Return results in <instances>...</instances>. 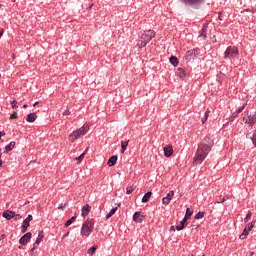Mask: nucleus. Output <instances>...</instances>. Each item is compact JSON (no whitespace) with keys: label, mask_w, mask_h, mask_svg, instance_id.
Instances as JSON below:
<instances>
[{"label":"nucleus","mask_w":256,"mask_h":256,"mask_svg":"<svg viewBox=\"0 0 256 256\" xmlns=\"http://www.w3.org/2000/svg\"><path fill=\"white\" fill-rule=\"evenodd\" d=\"M213 145L214 143L211 138H205L198 146V149L194 156V163H198L199 165H201V163H203V161L207 159V155H209V152L211 151Z\"/></svg>","instance_id":"1"},{"label":"nucleus","mask_w":256,"mask_h":256,"mask_svg":"<svg viewBox=\"0 0 256 256\" xmlns=\"http://www.w3.org/2000/svg\"><path fill=\"white\" fill-rule=\"evenodd\" d=\"M155 37V31L153 30H147L144 31L143 34L139 37L138 42L136 44V47L138 49H143V47H146L147 44Z\"/></svg>","instance_id":"2"},{"label":"nucleus","mask_w":256,"mask_h":256,"mask_svg":"<svg viewBox=\"0 0 256 256\" xmlns=\"http://www.w3.org/2000/svg\"><path fill=\"white\" fill-rule=\"evenodd\" d=\"M89 131V126H82L79 129L73 131L69 136L68 139L70 143H75L77 139H80V137H83L84 135H87Z\"/></svg>","instance_id":"3"},{"label":"nucleus","mask_w":256,"mask_h":256,"mask_svg":"<svg viewBox=\"0 0 256 256\" xmlns=\"http://www.w3.org/2000/svg\"><path fill=\"white\" fill-rule=\"evenodd\" d=\"M93 227H95V219L88 218L82 224L81 235H83L84 237H89L90 233H93Z\"/></svg>","instance_id":"4"},{"label":"nucleus","mask_w":256,"mask_h":256,"mask_svg":"<svg viewBox=\"0 0 256 256\" xmlns=\"http://www.w3.org/2000/svg\"><path fill=\"white\" fill-rule=\"evenodd\" d=\"M239 55V50L235 46H230L226 49L224 53V59H229L231 57H237Z\"/></svg>","instance_id":"5"},{"label":"nucleus","mask_w":256,"mask_h":256,"mask_svg":"<svg viewBox=\"0 0 256 256\" xmlns=\"http://www.w3.org/2000/svg\"><path fill=\"white\" fill-rule=\"evenodd\" d=\"M242 121L248 125H250V127H253V125L256 123V112L254 114H247V116H244Z\"/></svg>","instance_id":"6"},{"label":"nucleus","mask_w":256,"mask_h":256,"mask_svg":"<svg viewBox=\"0 0 256 256\" xmlns=\"http://www.w3.org/2000/svg\"><path fill=\"white\" fill-rule=\"evenodd\" d=\"M31 237V232H27L26 234H24L19 240L20 245H27V243H29V241L31 240Z\"/></svg>","instance_id":"7"},{"label":"nucleus","mask_w":256,"mask_h":256,"mask_svg":"<svg viewBox=\"0 0 256 256\" xmlns=\"http://www.w3.org/2000/svg\"><path fill=\"white\" fill-rule=\"evenodd\" d=\"M174 196H175V192L173 190H171L167 194V196L162 199L163 205H169V203H171V200L173 199Z\"/></svg>","instance_id":"8"},{"label":"nucleus","mask_w":256,"mask_h":256,"mask_svg":"<svg viewBox=\"0 0 256 256\" xmlns=\"http://www.w3.org/2000/svg\"><path fill=\"white\" fill-rule=\"evenodd\" d=\"M193 57H195V51L194 50L187 51L184 56V61L186 63H189V61H191Z\"/></svg>","instance_id":"9"},{"label":"nucleus","mask_w":256,"mask_h":256,"mask_svg":"<svg viewBox=\"0 0 256 256\" xmlns=\"http://www.w3.org/2000/svg\"><path fill=\"white\" fill-rule=\"evenodd\" d=\"M246 137H247V139H250V141H252L254 147H256V130L249 132L246 135Z\"/></svg>","instance_id":"10"},{"label":"nucleus","mask_w":256,"mask_h":256,"mask_svg":"<svg viewBox=\"0 0 256 256\" xmlns=\"http://www.w3.org/2000/svg\"><path fill=\"white\" fill-rule=\"evenodd\" d=\"M2 217H4V219H7L8 221H11V219L15 217V212L7 210L3 212Z\"/></svg>","instance_id":"11"},{"label":"nucleus","mask_w":256,"mask_h":256,"mask_svg":"<svg viewBox=\"0 0 256 256\" xmlns=\"http://www.w3.org/2000/svg\"><path fill=\"white\" fill-rule=\"evenodd\" d=\"M164 155H165V157H171V155H173V146L172 145H166L164 147Z\"/></svg>","instance_id":"12"},{"label":"nucleus","mask_w":256,"mask_h":256,"mask_svg":"<svg viewBox=\"0 0 256 256\" xmlns=\"http://www.w3.org/2000/svg\"><path fill=\"white\" fill-rule=\"evenodd\" d=\"M91 211V206H89V204H86L85 206H83L82 208V213H81V216L82 217H87L89 215Z\"/></svg>","instance_id":"13"},{"label":"nucleus","mask_w":256,"mask_h":256,"mask_svg":"<svg viewBox=\"0 0 256 256\" xmlns=\"http://www.w3.org/2000/svg\"><path fill=\"white\" fill-rule=\"evenodd\" d=\"M133 221H135L136 223H142L143 222V215H141V212H136L133 215Z\"/></svg>","instance_id":"14"},{"label":"nucleus","mask_w":256,"mask_h":256,"mask_svg":"<svg viewBox=\"0 0 256 256\" xmlns=\"http://www.w3.org/2000/svg\"><path fill=\"white\" fill-rule=\"evenodd\" d=\"M36 119H37V114H35V113H30V114H28V116H27V118H26V121H27L28 123H35Z\"/></svg>","instance_id":"15"},{"label":"nucleus","mask_w":256,"mask_h":256,"mask_svg":"<svg viewBox=\"0 0 256 256\" xmlns=\"http://www.w3.org/2000/svg\"><path fill=\"white\" fill-rule=\"evenodd\" d=\"M204 0H183L186 5H199V3H203Z\"/></svg>","instance_id":"16"},{"label":"nucleus","mask_w":256,"mask_h":256,"mask_svg":"<svg viewBox=\"0 0 256 256\" xmlns=\"http://www.w3.org/2000/svg\"><path fill=\"white\" fill-rule=\"evenodd\" d=\"M89 148H87L80 156L74 158V161H77L78 165L85 159V155L87 154Z\"/></svg>","instance_id":"17"},{"label":"nucleus","mask_w":256,"mask_h":256,"mask_svg":"<svg viewBox=\"0 0 256 256\" xmlns=\"http://www.w3.org/2000/svg\"><path fill=\"white\" fill-rule=\"evenodd\" d=\"M15 149V141L10 142L6 147L4 153H9V151H13Z\"/></svg>","instance_id":"18"},{"label":"nucleus","mask_w":256,"mask_h":256,"mask_svg":"<svg viewBox=\"0 0 256 256\" xmlns=\"http://www.w3.org/2000/svg\"><path fill=\"white\" fill-rule=\"evenodd\" d=\"M185 223H187V218H183V220L180 222V225L176 226V230L183 231V229H185Z\"/></svg>","instance_id":"19"},{"label":"nucleus","mask_w":256,"mask_h":256,"mask_svg":"<svg viewBox=\"0 0 256 256\" xmlns=\"http://www.w3.org/2000/svg\"><path fill=\"white\" fill-rule=\"evenodd\" d=\"M115 163H117V156H112L109 158L107 165H108V167H113V165H115Z\"/></svg>","instance_id":"20"},{"label":"nucleus","mask_w":256,"mask_h":256,"mask_svg":"<svg viewBox=\"0 0 256 256\" xmlns=\"http://www.w3.org/2000/svg\"><path fill=\"white\" fill-rule=\"evenodd\" d=\"M30 222H29V220H27V219H25L24 221H23V225H22V233H27V229H29V224Z\"/></svg>","instance_id":"21"},{"label":"nucleus","mask_w":256,"mask_h":256,"mask_svg":"<svg viewBox=\"0 0 256 256\" xmlns=\"http://www.w3.org/2000/svg\"><path fill=\"white\" fill-rule=\"evenodd\" d=\"M151 195H153L152 192H147L143 198H142V203H149V200L151 199Z\"/></svg>","instance_id":"22"},{"label":"nucleus","mask_w":256,"mask_h":256,"mask_svg":"<svg viewBox=\"0 0 256 256\" xmlns=\"http://www.w3.org/2000/svg\"><path fill=\"white\" fill-rule=\"evenodd\" d=\"M170 63L173 65V67H177V65H179V59L175 56H171Z\"/></svg>","instance_id":"23"},{"label":"nucleus","mask_w":256,"mask_h":256,"mask_svg":"<svg viewBox=\"0 0 256 256\" xmlns=\"http://www.w3.org/2000/svg\"><path fill=\"white\" fill-rule=\"evenodd\" d=\"M176 73L180 79H184V77H186L185 70L183 68H178Z\"/></svg>","instance_id":"24"},{"label":"nucleus","mask_w":256,"mask_h":256,"mask_svg":"<svg viewBox=\"0 0 256 256\" xmlns=\"http://www.w3.org/2000/svg\"><path fill=\"white\" fill-rule=\"evenodd\" d=\"M200 38L207 39V25H204L199 36Z\"/></svg>","instance_id":"25"},{"label":"nucleus","mask_w":256,"mask_h":256,"mask_svg":"<svg viewBox=\"0 0 256 256\" xmlns=\"http://www.w3.org/2000/svg\"><path fill=\"white\" fill-rule=\"evenodd\" d=\"M249 230L247 229V227L244 228L242 234L239 236V239L243 240V239H247V235H249Z\"/></svg>","instance_id":"26"},{"label":"nucleus","mask_w":256,"mask_h":256,"mask_svg":"<svg viewBox=\"0 0 256 256\" xmlns=\"http://www.w3.org/2000/svg\"><path fill=\"white\" fill-rule=\"evenodd\" d=\"M129 145V140H127L126 142H121V153H125V151H127V146Z\"/></svg>","instance_id":"27"},{"label":"nucleus","mask_w":256,"mask_h":256,"mask_svg":"<svg viewBox=\"0 0 256 256\" xmlns=\"http://www.w3.org/2000/svg\"><path fill=\"white\" fill-rule=\"evenodd\" d=\"M255 223H256V221H253V222H251V223H248V224L245 226L249 232L253 231V228L255 227Z\"/></svg>","instance_id":"28"},{"label":"nucleus","mask_w":256,"mask_h":256,"mask_svg":"<svg viewBox=\"0 0 256 256\" xmlns=\"http://www.w3.org/2000/svg\"><path fill=\"white\" fill-rule=\"evenodd\" d=\"M43 231H40L38 234V237L36 239V245H39V243H41V241H43Z\"/></svg>","instance_id":"29"},{"label":"nucleus","mask_w":256,"mask_h":256,"mask_svg":"<svg viewBox=\"0 0 256 256\" xmlns=\"http://www.w3.org/2000/svg\"><path fill=\"white\" fill-rule=\"evenodd\" d=\"M114 213H117V207L110 210V212L106 215V219H111Z\"/></svg>","instance_id":"30"},{"label":"nucleus","mask_w":256,"mask_h":256,"mask_svg":"<svg viewBox=\"0 0 256 256\" xmlns=\"http://www.w3.org/2000/svg\"><path fill=\"white\" fill-rule=\"evenodd\" d=\"M75 219H77V216H73L72 218L67 220L66 223H65V227H69L70 225H72L73 221H75Z\"/></svg>","instance_id":"31"},{"label":"nucleus","mask_w":256,"mask_h":256,"mask_svg":"<svg viewBox=\"0 0 256 256\" xmlns=\"http://www.w3.org/2000/svg\"><path fill=\"white\" fill-rule=\"evenodd\" d=\"M251 217H253V213L249 211L246 217L244 218L245 223H249V221H251Z\"/></svg>","instance_id":"32"},{"label":"nucleus","mask_w":256,"mask_h":256,"mask_svg":"<svg viewBox=\"0 0 256 256\" xmlns=\"http://www.w3.org/2000/svg\"><path fill=\"white\" fill-rule=\"evenodd\" d=\"M191 215H193V210L187 208L186 209V214H185V217H184V218H186V221H187V219H189L191 217Z\"/></svg>","instance_id":"33"},{"label":"nucleus","mask_w":256,"mask_h":256,"mask_svg":"<svg viewBox=\"0 0 256 256\" xmlns=\"http://www.w3.org/2000/svg\"><path fill=\"white\" fill-rule=\"evenodd\" d=\"M205 217V212H198L195 216L194 219H203Z\"/></svg>","instance_id":"34"},{"label":"nucleus","mask_w":256,"mask_h":256,"mask_svg":"<svg viewBox=\"0 0 256 256\" xmlns=\"http://www.w3.org/2000/svg\"><path fill=\"white\" fill-rule=\"evenodd\" d=\"M95 251H97V246L91 247V248L87 251V253H88V255H93V254L95 253Z\"/></svg>","instance_id":"35"},{"label":"nucleus","mask_w":256,"mask_h":256,"mask_svg":"<svg viewBox=\"0 0 256 256\" xmlns=\"http://www.w3.org/2000/svg\"><path fill=\"white\" fill-rule=\"evenodd\" d=\"M135 191V188L133 186H130L128 188H126V193L127 195H131V193Z\"/></svg>","instance_id":"36"},{"label":"nucleus","mask_w":256,"mask_h":256,"mask_svg":"<svg viewBox=\"0 0 256 256\" xmlns=\"http://www.w3.org/2000/svg\"><path fill=\"white\" fill-rule=\"evenodd\" d=\"M245 107H247V103L243 104L240 108H238V110L236 111L239 115V113H242L243 110L245 109Z\"/></svg>","instance_id":"37"},{"label":"nucleus","mask_w":256,"mask_h":256,"mask_svg":"<svg viewBox=\"0 0 256 256\" xmlns=\"http://www.w3.org/2000/svg\"><path fill=\"white\" fill-rule=\"evenodd\" d=\"M11 106H12V108L13 109H17V100H13L12 102H11Z\"/></svg>","instance_id":"38"},{"label":"nucleus","mask_w":256,"mask_h":256,"mask_svg":"<svg viewBox=\"0 0 256 256\" xmlns=\"http://www.w3.org/2000/svg\"><path fill=\"white\" fill-rule=\"evenodd\" d=\"M17 117H18L17 112H14L13 114H11L10 119H17Z\"/></svg>","instance_id":"39"},{"label":"nucleus","mask_w":256,"mask_h":256,"mask_svg":"<svg viewBox=\"0 0 256 256\" xmlns=\"http://www.w3.org/2000/svg\"><path fill=\"white\" fill-rule=\"evenodd\" d=\"M211 113L210 110H207L204 114V118L209 119V114Z\"/></svg>","instance_id":"40"},{"label":"nucleus","mask_w":256,"mask_h":256,"mask_svg":"<svg viewBox=\"0 0 256 256\" xmlns=\"http://www.w3.org/2000/svg\"><path fill=\"white\" fill-rule=\"evenodd\" d=\"M26 220L31 223V221H33V215L29 214V215L27 216Z\"/></svg>","instance_id":"41"},{"label":"nucleus","mask_w":256,"mask_h":256,"mask_svg":"<svg viewBox=\"0 0 256 256\" xmlns=\"http://www.w3.org/2000/svg\"><path fill=\"white\" fill-rule=\"evenodd\" d=\"M63 115H71V111L65 110V111L63 112Z\"/></svg>","instance_id":"42"},{"label":"nucleus","mask_w":256,"mask_h":256,"mask_svg":"<svg viewBox=\"0 0 256 256\" xmlns=\"http://www.w3.org/2000/svg\"><path fill=\"white\" fill-rule=\"evenodd\" d=\"M225 201H227V199L223 198L221 201H217V203H225Z\"/></svg>","instance_id":"43"},{"label":"nucleus","mask_w":256,"mask_h":256,"mask_svg":"<svg viewBox=\"0 0 256 256\" xmlns=\"http://www.w3.org/2000/svg\"><path fill=\"white\" fill-rule=\"evenodd\" d=\"M225 201H227V199L223 198L221 201H217V203H225Z\"/></svg>","instance_id":"44"},{"label":"nucleus","mask_w":256,"mask_h":256,"mask_svg":"<svg viewBox=\"0 0 256 256\" xmlns=\"http://www.w3.org/2000/svg\"><path fill=\"white\" fill-rule=\"evenodd\" d=\"M237 115H239V113L234 112V113L232 114V117L235 119V117H237Z\"/></svg>","instance_id":"45"},{"label":"nucleus","mask_w":256,"mask_h":256,"mask_svg":"<svg viewBox=\"0 0 256 256\" xmlns=\"http://www.w3.org/2000/svg\"><path fill=\"white\" fill-rule=\"evenodd\" d=\"M1 137H5V132H0V139Z\"/></svg>","instance_id":"46"},{"label":"nucleus","mask_w":256,"mask_h":256,"mask_svg":"<svg viewBox=\"0 0 256 256\" xmlns=\"http://www.w3.org/2000/svg\"><path fill=\"white\" fill-rule=\"evenodd\" d=\"M30 253H31V255H33V253H35V248L34 247L30 250Z\"/></svg>","instance_id":"47"},{"label":"nucleus","mask_w":256,"mask_h":256,"mask_svg":"<svg viewBox=\"0 0 256 256\" xmlns=\"http://www.w3.org/2000/svg\"><path fill=\"white\" fill-rule=\"evenodd\" d=\"M65 237H69V232H67V233L62 237V239H65Z\"/></svg>","instance_id":"48"},{"label":"nucleus","mask_w":256,"mask_h":256,"mask_svg":"<svg viewBox=\"0 0 256 256\" xmlns=\"http://www.w3.org/2000/svg\"><path fill=\"white\" fill-rule=\"evenodd\" d=\"M39 244H36V242L33 244V248L34 249H37V246H38Z\"/></svg>","instance_id":"49"},{"label":"nucleus","mask_w":256,"mask_h":256,"mask_svg":"<svg viewBox=\"0 0 256 256\" xmlns=\"http://www.w3.org/2000/svg\"><path fill=\"white\" fill-rule=\"evenodd\" d=\"M206 122H207L206 118L202 119V124H205Z\"/></svg>","instance_id":"50"},{"label":"nucleus","mask_w":256,"mask_h":256,"mask_svg":"<svg viewBox=\"0 0 256 256\" xmlns=\"http://www.w3.org/2000/svg\"><path fill=\"white\" fill-rule=\"evenodd\" d=\"M170 231H175V226H171Z\"/></svg>","instance_id":"51"},{"label":"nucleus","mask_w":256,"mask_h":256,"mask_svg":"<svg viewBox=\"0 0 256 256\" xmlns=\"http://www.w3.org/2000/svg\"><path fill=\"white\" fill-rule=\"evenodd\" d=\"M0 37H3V30H0Z\"/></svg>","instance_id":"52"},{"label":"nucleus","mask_w":256,"mask_h":256,"mask_svg":"<svg viewBox=\"0 0 256 256\" xmlns=\"http://www.w3.org/2000/svg\"><path fill=\"white\" fill-rule=\"evenodd\" d=\"M2 155H3V150L0 149V159Z\"/></svg>","instance_id":"53"},{"label":"nucleus","mask_w":256,"mask_h":256,"mask_svg":"<svg viewBox=\"0 0 256 256\" xmlns=\"http://www.w3.org/2000/svg\"><path fill=\"white\" fill-rule=\"evenodd\" d=\"M3 165V160L0 158V167Z\"/></svg>","instance_id":"54"},{"label":"nucleus","mask_w":256,"mask_h":256,"mask_svg":"<svg viewBox=\"0 0 256 256\" xmlns=\"http://www.w3.org/2000/svg\"><path fill=\"white\" fill-rule=\"evenodd\" d=\"M39 102H35L34 103V105H33V107H37V104H38Z\"/></svg>","instance_id":"55"},{"label":"nucleus","mask_w":256,"mask_h":256,"mask_svg":"<svg viewBox=\"0 0 256 256\" xmlns=\"http://www.w3.org/2000/svg\"><path fill=\"white\" fill-rule=\"evenodd\" d=\"M15 217H20L21 218V214H15Z\"/></svg>","instance_id":"56"},{"label":"nucleus","mask_w":256,"mask_h":256,"mask_svg":"<svg viewBox=\"0 0 256 256\" xmlns=\"http://www.w3.org/2000/svg\"><path fill=\"white\" fill-rule=\"evenodd\" d=\"M23 108H24V109H27V104H24V105H23Z\"/></svg>","instance_id":"57"},{"label":"nucleus","mask_w":256,"mask_h":256,"mask_svg":"<svg viewBox=\"0 0 256 256\" xmlns=\"http://www.w3.org/2000/svg\"><path fill=\"white\" fill-rule=\"evenodd\" d=\"M230 198H231V195H227V196H226V199H230Z\"/></svg>","instance_id":"58"},{"label":"nucleus","mask_w":256,"mask_h":256,"mask_svg":"<svg viewBox=\"0 0 256 256\" xmlns=\"http://www.w3.org/2000/svg\"><path fill=\"white\" fill-rule=\"evenodd\" d=\"M18 249H23V246H19Z\"/></svg>","instance_id":"59"},{"label":"nucleus","mask_w":256,"mask_h":256,"mask_svg":"<svg viewBox=\"0 0 256 256\" xmlns=\"http://www.w3.org/2000/svg\"><path fill=\"white\" fill-rule=\"evenodd\" d=\"M250 255H255V253H254V252H251Z\"/></svg>","instance_id":"60"},{"label":"nucleus","mask_w":256,"mask_h":256,"mask_svg":"<svg viewBox=\"0 0 256 256\" xmlns=\"http://www.w3.org/2000/svg\"><path fill=\"white\" fill-rule=\"evenodd\" d=\"M245 11H249V9H246Z\"/></svg>","instance_id":"61"},{"label":"nucleus","mask_w":256,"mask_h":256,"mask_svg":"<svg viewBox=\"0 0 256 256\" xmlns=\"http://www.w3.org/2000/svg\"><path fill=\"white\" fill-rule=\"evenodd\" d=\"M18 218H15V221H17Z\"/></svg>","instance_id":"62"},{"label":"nucleus","mask_w":256,"mask_h":256,"mask_svg":"<svg viewBox=\"0 0 256 256\" xmlns=\"http://www.w3.org/2000/svg\"><path fill=\"white\" fill-rule=\"evenodd\" d=\"M24 205H27V202Z\"/></svg>","instance_id":"63"}]
</instances>
